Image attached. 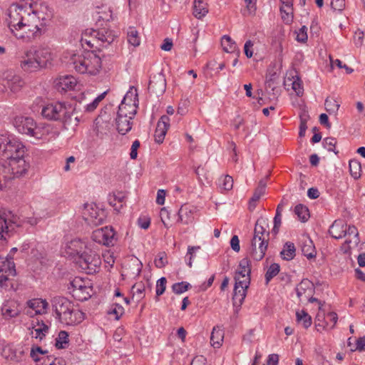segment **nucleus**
<instances>
[{
  "instance_id": "1",
  "label": "nucleus",
  "mask_w": 365,
  "mask_h": 365,
  "mask_svg": "<svg viewBox=\"0 0 365 365\" xmlns=\"http://www.w3.org/2000/svg\"><path fill=\"white\" fill-rule=\"evenodd\" d=\"M26 206L22 207L18 213L10 210H4L0 212V241H5L10 237L17 228L23 226L24 223L35 225L38 223V219L34 216L29 217L24 215ZM34 215V212H32Z\"/></svg>"
},
{
  "instance_id": "2",
  "label": "nucleus",
  "mask_w": 365,
  "mask_h": 365,
  "mask_svg": "<svg viewBox=\"0 0 365 365\" xmlns=\"http://www.w3.org/2000/svg\"><path fill=\"white\" fill-rule=\"evenodd\" d=\"M68 63L81 74L96 76L101 68V58L93 51L83 50L73 53Z\"/></svg>"
},
{
  "instance_id": "3",
  "label": "nucleus",
  "mask_w": 365,
  "mask_h": 365,
  "mask_svg": "<svg viewBox=\"0 0 365 365\" xmlns=\"http://www.w3.org/2000/svg\"><path fill=\"white\" fill-rule=\"evenodd\" d=\"M52 307L56 317L67 325L78 324L83 319L84 314L78 309H75L72 302L64 297H54L52 300Z\"/></svg>"
},
{
  "instance_id": "4",
  "label": "nucleus",
  "mask_w": 365,
  "mask_h": 365,
  "mask_svg": "<svg viewBox=\"0 0 365 365\" xmlns=\"http://www.w3.org/2000/svg\"><path fill=\"white\" fill-rule=\"evenodd\" d=\"M262 224H265L262 219L256 222L250 248V255L256 261H260L264 257L269 240L270 232L266 231Z\"/></svg>"
},
{
  "instance_id": "5",
  "label": "nucleus",
  "mask_w": 365,
  "mask_h": 365,
  "mask_svg": "<svg viewBox=\"0 0 365 365\" xmlns=\"http://www.w3.org/2000/svg\"><path fill=\"white\" fill-rule=\"evenodd\" d=\"M26 147L19 141L5 135H0V160L9 163L14 160V153L25 155Z\"/></svg>"
},
{
  "instance_id": "6",
  "label": "nucleus",
  "mask_w": 365,
  "mask_h": 365,
  "mask_svg": "<svg viewBox=\"0 0 365 365\" xmlns=\"http://www.w3.org/2000/svg\"><path fill=\"white\" fill-rule=\"evenodd\" d=\"M77 264L83 272L88 274H93L98 272L101 259L95 251L87 248L79 255Z\"/></svg>"
},
{
  "instance_id": "7",
  "label": "nucleus",
  "mask_w": 365,
  "mask_h": 365,
  "mask_svg": "<svg viewBox=\"0 0 365 365\" xmlns=\"http://www.w3.org/2000/svg\"><path fill=\"white\" fill-rule=\"evenodd\" d=\"M25 8L23 6H19L16 4H11L6 10V21L11 32L18 38H23L24 36L21 34L16 33V31H21V27L23 24V16L24 14Z\"/></svg>"
},
{
  "instance_id": "8",
  "label": "nucleus",
  "mask_w": 365,
  "mask_h": 365,
  "mask_svg": "<svg viewBox=\"0 0 365 365\" xmlns=\"http://www.w3.org/2000/svg\"><path fill=\"white\" fill-rule=\"evenodd\" d=\"M15 265L11 259L0 256V288L4 291L14 290V282L10 277L16 275Z\"/></svg>"
},
{
  "instance_id": "9",
  "label": "nucleus",
  "mask_w": 365,
  "mask_h": 365,
  "mask_svg": "<svg viewBox=\"0 0 365 365\" xmlns=\"http://www.w3.org/2000/svg\"><path fill=\"white\" fill-rule=\"evenodd\" d=\"M71 107L65 103L57 102L50 103L43 107L41 115L50 120L67 121L71 118Z\"/></svg>"
},
{
  "instance_id": "10",
  "label": "nucleus",
  "mask_w": 365,
  "mask_h": 365,
  "mask_svg": "<svg viewBox=\"0 0 365 365\" xmlns=\"http://www.w3.org/2000/svg\"><path fill=\"white\" fill-rule=\"evenodd\" d=\"M3 168L6 169V177L7 180L15 178H20L28 174L30 168V163L26 158L19 160H11L6 165L4 163H1Z\"/></svg>"
},
{
  "instance_id": "11",
  "label": "nucleus",
  "mask_w": 365,
  "mask_h": 365,
  "mask_svg": "<svg viewBox=\"0 0 365 365\" xmlns=\"http://www.w3.org/2000/svg\"><path fill=\"white\" fill-rule=\"evenodd\" d=\"M23 25L21 31L29 34L28 37L34 38L41 36L43 32V29L39 26L40 20H38L37 16L31 10V7L28 10L25 8L24 14L23 16Z\"/></svg>"
},
{
  "instance_id": "12",
  "label": "nucleus",
  "mask_w": 365,
  "mask_h": 365,
  "mask_svg": "<svg viewBox=\"0 0 365 365\" xmlns=\"http://www.w3.org/2000/svg\"><path fill=\"white\" fill-rule=\"evenodd\" d=\"M13 124L19 133L36 139L40 138V129L32 118L23 115L16 116L13 120Z\"/></svg>"
},
{
  "instance_id": "13",
  "label": "nucleus",
  "mask_w": 365,
  "mask_h": 365,
  "mask_svg": "<svg viewBox=\"0 0 365 365\" xmlns=\"http://www.w3.org/2000/svg\"><path fill=\"white\" fill-rule=\"evenodd\" d=\"M137 113L136 109H133V112L129 113L128 115L127 112L124 111V106L120 105L115 118V124L118 132L121 135H125L132 128V120L135 115Z\"/></svg>"
},
{
  "instance_id": "14",
  "label": "nucleus",
  "mask_w": 365,
  "mask_h": 365,
  "mask_svg": "<svg viewBox=\"0 0 365 365\" xmlns=\"http://www.w3.org/2000/svg\"><path fill=\"white\" fill-rule=\"evenodd\" d=\"M68 289L72 296L78 301L83 302L91 297V287L86 286L81 278H75L71 281Z\"/></svg>"
},
{
  "instance_id": "15",
  "label": "nucleus",
  "mask_w": 365,
  "mask_h": 365,
  "mask_svg": "<svg viewBox=\"0 0 365 365\" xmlns=\"http://www.w3.org/2000/svg\"><path fill=\"white\" fill-rule=\"evenodd\" d=\"M91 35L96 41V47L99 50L103 48H107L116 38L115 32L107 28L92 30Z\"/></svg>"
},
{
  "instance_id": "16",
  "label": "nucleus",
  "mask_w": 365,
  "mask_h": 365,
  "mask_svg": "<svg viewBox=\"0 0 365 365\" xmlns=\"http://www.w3.org/2000/svg\"><path fill=\"white\" fill-rule=\"evenodd\" d=\"M115 232L110 227L97 229L92 232V240L106 246L113 245L115 242Z\"/></svg>"
},
{
  "instance_id": "17",
  "label": "nucleus",
  "mask_w": 365,
  "mask_h": 365,
  "mask_svg": "<svg viewBox=\"0 0 365 365\" xmlns=\"http://www.w3.org/2000/svg\"><path fill=\"white\" fill-rule=\"evenodd\" d=\"M249 287V279L247 277L244 278L243 281H238L235 284L232 301L233 306L241 307L245 297L247 289Z\"/></svg>"
},
{
  "instance_id": "18",
  "label": "nucleus",
  "mask_w": 365,
  "mask_h": 365,
  "mask_svg": "<svg viewBox=\"0 0 365 365\" xmlns=\"http://www.w3.org/2000/svg\"><path fill=\"white\" fill-rule=\"evenodd\" d=\"M31 10L37 16L38 20H40L39 26L43 29L45 33L47 24L53 16L51 9L46 3H41L36 5V8L31 9Z\"/></svg>"
},
{
  "instance_id": "19",
  "label": "nucleus",
  "mask_w": 365,
  "mask_h": 365,
  "mask_svg": "<svg viewBox=\"0 0 365 365\" xmlns=\"http://www.w3.org/2000/svg\"><path fill=\"white\" fill-rule=\"evenodd\" d=\"M314 291V284L307 279H304L296 287V292L301 302L306 301L309 297L313 294Z\"/></svg>"
},
{
  "instance_id": "20",
  "label": "nucleus",
  "mask_w": 365,
  "mask_h": 365,
  "mask_svg": "<svg viewBox=\"0 0 365 365\" xmlns=\"http://www.w3.org/2000/svg\"><path fill=\"white\" fill-rule=\"evenodd\" d=\"M170 126V118L168 115H163L158 120L155 130L154 138L157 143H162Z\"/></svg>"
},
{
  "instance_id": "21",
  "label": "nucleus",
  "mask_w": 365,
  "mask_h": 365,
  "mask_svg": "<svg viewBox=\"0 0 365 365\" xmlns=\"http://www.w3.org/2000/svg\"><path fill=\"white\" fill-rule=\"evenodd\" d=\"M24 353L25 351L23 346L8 345L3 349L2 354L7 359L19 361L22 359Z\"/></svg>"
},
{
  "instance_id": "22",
  "label": "nucleus",
  "mask_w": 365,
  "mask_h": 365,
  "mask_svg": "<svg viewBox=\"0 0 365 365\" xmlns=\"http://www.w3.org/2000/svg\"><path fill=\"white\" fill-rule=\"evenodd\" d=\"M148 89L157 95L163 94L166 89V81L164 76L161 73L155 76L149 81Z\"/></svg>"
},
{
  "instance_id": "23",
  "label": "nucleus",
  "mask_w": 365,
  "mask_h": 365,
  "mask_svg": "<svg viewBox=\"0 0 365 365\" xmlns=\"http://www.w3.org/2000/svg\"><path fill=\"white\" fill-rule=\"evenodd\" d=\"M133 87H131L130 90L126 93L125 96H124L120 105L124 106V111L127 112L128 115H129L130 112H133L132 110H129L128 108H131L132 106L134 107L133 109L137 110V104L136 102L138 101V93L137 90L135 89V91H133Z\"/></svg>"
},
{
  "instance_id": "24",
  "label": "nucleus",
  "mask_w": 365,
  "mask_h": 365,
  "mask_svg": "<svg viewBox=\"0 0 365 365\" xmlns=\"http://www.w3.org/2000/svg\"><path fill=\"white\" fill-rule=\"evenodd\" d=\"M86 244L79 239H74L67 243L66 246V254L70 256L79 255L86 250H87Z\"/></svg>"
},
{
  "instance_id": "25",
  "label": "nucleus",
  "mask_w": 365,
  "mask_h": 365,
  "mask_svg": "<svg viewBox=\"0 0 365 365\" xmlns=\"http://www.w3.org/2000/svg\"><path fill=\"white\" fill-rule=\"evenodd\" d=\"M21 66L25 71L29 72H33L41 68L31 51L26 52L25 58L21 62Z\"/></svg>"
},
{
  "instance_id": "26",
  "label": "nucleus",
  "mask_w": 365,
  "mask_h": 365,
  "mask_svg": "<svg viewBox=\"0 0 365 365\" xmlns=\"http://www.w3.org/2000/svg\"><path fill=\"white\" fill-rule=\"evenodd\" d=\"M4 86L8 87L11 91L16 93L21 90L24 85L23 79L17 75L9 73L6 75Z\"/></svg>"
},
{
  "instance_id": "27",
  "label": "nucleus",
  "mask_w": 365,
  "mask_h": 365,
  "mask_svg": "<svg viewBox=\"0 0 365 365\" xmlns=\"http://www.w3.org/2000/svg\"><path fill=\"white\" fill-rule=\"evenodd\" d=\"M77 84L76 79L73 76H64L57 79L56 87L59 91L73 90Z\"/></svg>"
},
{
  "instance_id": "28",
  "label": "nucleus",
  "mask_w": 365,
  "mask_h": 365,
  "mask_svg": "<svg viewBox=\"0 0 365 365\" xmlns=\"http://www.w3.org/2000/svg\"><path fill=\"white\" fill-rule=\"evenodd\" d=\"M346 223L344 220H335L329 229V235L335 239H341L346 237Z\"/></svg>"
},
{
  "instance_id": "29",
  "label": "nucleus",
  "mask_w": 365,
  "mask_h": 365,
  "mask_svg": "<svg viewBox=\"0 0 365 365\" xmlns=\"http://www.w3.org/2000/svg\"><path fill=\"white\" fill-rule=\"evenodd\" d=\"M126 202V195L123 192H114L108 196V203L110 205L114 207V210L117 212L123 208Z\"/></svg>"
},
{
  "instance_id": "30",
  "label": "nucleus",
  "mask_w": 365,
  "mask_h": 365,
  "mask_svg": "<svg viewBox=\"0 0 365 365\" xmlns=\"http://www.w3.org/2000/svg\"><path fill=\"white\" fill-rule=\"evenodd\" d=\"M268 176L266 177V178L262 179L259 180L258 183V186L255 189L254 194L251 199L250 200L249 202V209L250 210H252L256 207V202L259 200V198L264 194L265 192V188L267 186V179Z\"/></svg>"
},
{
  "instance_id": "31",
  "label": "nucleus",
  "mask_w": 365,
  "mask_h": 365,
  "mask_svg": "<svg viewBox=\"0 0 365 365\" xmlns=\"http://www.w3.org/2000/svg\"><path fill=\"white\" fill-rule=\"evenodd\" d=\"M1 313L5 318H12L16 317L19 313V309L16 302L9 300L5 302L1 307Z\"/></svg>"
},
{
  "instance_id": "32",
  "label": "nucleus",
  "mask_w": 365,
  "mask_h": 365,
  "mask_svg": "<svg viewBox=\"0 0 365 365\" xmlns=\"http://www.w3.org/2000/svg\"><path fill=\"white\" fill-rule=\"evenodd\" d=\"M33 53L41 68L46 67L47 63L51 59L50 50L46 48H41L35 51Z\"/></svg>"
},
{
  "instance_id": "33",
  "label": "nucleus",
  "mask_w": 365,
  "mask_h": 365,
  "mask_svg": "<svg viewBox=\"0 0 365 365\" xmlns=\"http://www.w3.org/2000/svg\"><path fill=\"white\" fill-rule=\"evenodd\" d=\"M346 236H348V237L354 236V240H346L345 241V244L348 245L349 249H351V245H354V247H356L360 242L358 230L354 225H348L346 224Z\"/></svg>"
},
{
  "instance_id": "34",
  "label": "nucleus",
  "mask_w": 365,
  "mask_h": 365,
  "mask_svg": "<svg viewBox=\"0 0 365 365\" xmlns=\"http://www.w3.org/2000/svg\"><path fill=\"white\" fill-rule=\"evenodd\" d=\"M208 13L207 4L202 0H195L193 6L194 16L200 19Z\"/></svg>"
},
{
  "instance_id": "35",
  "label": "nucleus",
  "mask_w": 365,
  "mask_h": 365,
  "mask_svg": "<svg viewBox=\"0 0 365 365\" xmlns=\"http://www.w3.org/2000/svg\"><path fill=\"white\" fill-rule=\"evenodd\" d=\"M281 257L284 260H291L296 255V248L294 243L291 242H287L282 250L280 252Z\"/></svg>"
},
{
  "instance_id": "36",
  "label": "nucleus",
  "mask_w": 365,
  "mask_h": 365,
  "mask_svg": "<svg viewBox=\"0 0 365 365\" xmlns=\"http://www.w3.org/2000/svg\"><path fill=\"white\" fill-rule=\"evenodd\" d=\"M302 252L308 259L316 257V250L313 242L310 239L304 240L302 245Z\"/></svg>"
},
{
  "instance_id": "37",
  "label": "nucleus",
  "mask_w": 365,
  "mask_h": 365,
  "mask_svg": "<svg viewBox=\"0 0 365 365\" xmlns=\"http://www.w3.org/2000/svg\"><path fill=\"white\" fill-rule=\"evenodd\" d=\"M224 338V331L219 327H214L210 336V343L215 347H220Z\"/></svg>"
},
{
  "instance_id": "38",
  "label": "nucleus",
  "mask_w": 365,
  "mask_h": 365,
  "mask_svg": "<svg viewBox=\"0 0 365 365\" xmlns=\"http://www.w3.org/2000/svg\"><path fill=\"white\" fill-rule=\"evenodd\" d=\"M178 216L179 220L185 225L191 222L193 219L191 210L186 205H183L180 207L178 211Z\"/></svg>"
},
{
  "instance_id": "39",
  "label": "nucleus",
  "mask_w": 365,
  "mask_h": 365,
  "mask_svg": "<svg viewBox=\"0 0 365 365\" xmlns=\"http://www.w3.org/2000/svg\"><path fill=\"white\" fill-rule=\"evenodd\" d=\"M221 44L225 52L235 53L237 51L236 43L227 35L222 36Z\"/></svg>"
},
{
  "instance_id": "40",
  "label": "nucleus",
  "mask_w": 365,
  "mask_h": 365,
  "mask_svg": "<svg viewBox=\"0 0 365 365\" xmlns=\"http://www.w3.org/2000/svg\"><path fill=\"white\" fill-rule=\"evenodd\" d=\"M294 211L301 222H305L309 220V212L305 205L299 204L295 206Z\"/></svg>"
},
{
  "instance_id": "41",
  "label": "nucleus",
  "mask_w": 365,
  "mask_h": 365,
  "mask_svg": "<svg viewBox=\"0 0 365 365\" xmlns=\"http://www.w3.org/2000/svg\"><path fill=\"white\" fill-rule=\"evenodd\" d=\"M83 215L86 220L91 221L93 219H97V207L93 205L85 204Z\"/></svg>"
},
{
  "instance_id": "42",
  "label": "nucleus",
  "mask_w": 365,
  "mask_h": 365,
  "mask_svg": "<svg viewBox=\"0 0 365 365\" xmlns=\"http://www.w3.org/2000/svg\"><path fill=\"white\" fill-rule=\"evenodd\" d=\"M279 270L280 267L277 263H272L268 267L264 276L266 284H268L271 279L279 274Z\"/></svg>"
},
{
  "instance_id": "43",
  "label": "nucleus",
  "mask_w": 365,
  "mask_h": 365,
  "mask_svg": "<svg viewBox=\"0 0 365 365\" xmlns=\"http://www.w3.org/2000/svg\"><path fill=\"white\" fill-rule=\"evenodd\" d=\"M349 171L354 179L359 178L361 172V163L356 160H351L349 161Z\"/></svg>"
},
{
  "instance_id": "44",
  "label": "nucleus",
  "mask_w": 365,
  "mask_h": 365,
  "mask_svg": "<svg viewBox=\"0 0 365 365\" xmlns=\"http://www.w3.org/2000/svg\"><path fill=\"white\" fill-rule=\"evenodd\" d=\"M296 317L297 322H302L303 327L305 329H307L311 326L312 317L305 311L302 310L301 312H297Z\"/></svg>"
},
{
  "instance_id": "45",
  "label": "nucleus",
  "mask_w": 365,
  "mask_h": 365,
  "mask_svg": "<svg viewBox=\"0 0 365 365\" xmlns=\"http://www.w3.org/2000/svg\"><path fill=\"white\" fill-rule=\"evenodd\" d=\"M246 8L242 12L244 16H255L257 11V0H245Z\"/></svg>"
},
{
  "instance_id": "46",
  "label": "nucleus",
  "mask_w": 365,
  "mask_h": 365,
  "mask_svg": "<svg viewBox=\"0 0 365 365\" xmlns=\"http://www.w3.org/2000/svg\"><path fill=\"white\" fill-rule=\"evenodd\" d=\"M145 285L142 282L135 283L132 287L133 297H136L137 301L144 297Z\"/></svg>"
},
{
  "instance_id": "47",
  "label": "nucleus",
  "mask_w": 365,
  "mask_h": 365,
  "mask_svg": "<svg viewBox=\"0 0 365 365\" xmlns=\"http://www.w3.org/2000/svg\"><path fill=\"white\" fill-rule=\"evenodd\" d=\"M326 110L329 113H334L338 110L339 104L333 98L327 97L324 102Z\"/></svg>"
},
{
  "instance_id": "48",
  "label": "nucleus",
  "mask_w": 365,
  "mask_h": 365,
  "mask_svg": "<svg viewBox=\"0 0 365 365\" xmlns=\"http://www.w3.org/2000/svg\"><path fill=\"white\" fill-rule=\"evenodd\" d=\"M191 287L190 283L187 282H177L173 284L172 290L176 294H180L187 291Z\"/></svg>"
},
{
  "instance_id": "49",
  "label": "nucleus",
  "mask_w": 365,
  "mask_h": 365,
  "mask_svg": "<svg viewBox=\"0 0 365 365\" xmlns=\"http://www.w3.org/2000/svg\"><path fill=\"white\" fill-rule=\"evenodd\" d=\"M128 41L135 47L140 45L138 33L134 28H130L128 31Z\"/></svg>"
},
{
  "instance_id": "50",
  "label": "nucleus",
  "mask_w": 365,
  "mask_h": 365,
  "mask_svg": "<svg viewBox=\"0 0 365 365\" xmlns=\"http://www.w3.org/2000/svg\"><path fill=\"white\" fill-rule=\"evenodd\" d=\"M237 274H249L251 273L250 262L247 257L243 258L239 264V269L236 272Z\"/></svg>"
},
{
  "instance_id": "51",
  "label": "nucleus",
  "mask_w": 365,
  "mask_h": 365,
  "mask_svg": "<svg viewBox=\"0 0 365 365\" xmlns=\"http://www.w3.org/2000/svg\"><path fill=\"white\" fill-rule=\"evenodd\" d=\"M68 343V334L66 331H61L56 339V347L58 349L64 348L63 344Z\"/></svg>"
},
{
  "instance_id": "52",
  "label": "nucleus",
  "mask_w": 365,
  "mask_h": 365,
  "mask_svg": "<svg viewBox=\"0 0 365 365\" xmlns=\"http://www.w3.org/2000/svg\"><path fill=\"white\" fill-rule=\"evenodd\" d=\"M220 187L225 190H230L233 187V179L230 175H225L220 180Z\"/></svg>"
},
{
  "instance_id": "53",
  "label": "nucleus",
  "mask_w": 365,
  "mask_h": 365,
  "mask_svg": "<svg viewBox=\"0 0 365 365\" xmlns=\"http://www.w3.org/2000/svg\"><path fill=\"white\" fill-rule=\"evenodd\" d=\"M166 278L163 277L157 281L156 283V300H158V297L162 295L166 289Z\"/></svg>"
},
{
  "instance_id": "54",
  "label": "nucleus",
  "mask_w": 365,
  "mask_h": 365,
  "mask_svg": "<svg viewBox=\"0 0 365 365\" xmlns=\"http://www.w3.org/2000/svg\"><path fill=\"white\" fill-rule=\"evenodd\" d=\"M336 144V139L332 137H328L324 139L323 145L324 147L329 151H333L335 154L338 153V151L335 150V146Z\"/></svg>"
},
{
  "instance_id": "55",
  "label": "nucleus",
  "mask_w": 365,
  "mask_h": 365,
  "mask_svg": "<svg viewBox=\"0 0 365 365\" xmlns=\"http://www.w3.org/2000/svg\"><path fill=\"white\" fill-rule=\"evenodd\" d=\"M48 330V326L43 324L41 327L35 329L34 331H32V334H34V337L36 339H39L40 340H41L45 336L46 333H47Z\"/></svg>"
},
{
  "instance_id": "56",
  "label": "nucleus",
  "mask_w": 365,
  "mask_h": 365,
  "mask_svg": "<svg viewBox=\"0 0 365 365\" xmlns=\"http://www.w3.org/2000/svg\"><path fill=\"white\" fill-rule=\"evenodd\" d=\"M200 249V246H189L188 247L186 257H189L188 262L187 263V265L189 266V267H192V260L195 257V255H194L195 252Z\"/></svg>"
},
{
  "instance_id": "57",
  "label": "nucleus",
  "mask_w": 365,
  "mask_h": 365,
  "mask_svg": "<svg viewBox=\"0 0 365 365\" xmlns=\"http://www.w3.org/2000/svg\"><path fill=\"white\" fill-rule=\"evenodd\" d=\"M307 28L303 26L297 33L296 40L301 43H305L307 41Z\"/></svg>"
},
{
  "instance_id": "58",
  "label": "nucleus",
  "mask_w": 365,
  "mask_h": 365,
  "mask_svg": "<svg viewBox=\"0 0 365 365\" xmlns=\"http://www.w3.org/2000/svg\"><path fill=\"white\" fill-rule=\"evenodd\" d=\"M166 254L165 252H160L158 255L157 258L155 259V265L158 268H163L164 267L166 264L168 263L166 260Z\"/></svg>"
},
{
  "instance_id": "59",
  "label": "nucleus",
  "mask_w": 365,
  "mask_h": 365,
  "mask_svg": "<svg viewBox=\"0 0 365 365\" xmlns=\"http://www.w3.org/2000/svg\"><path fill=\"white\" fill-rule=\"evenodd\" d=\"M47 351H43L39 346L33 347L31 350V357L36 361H41L40 357H38L37 354H41L42 356H46Z\"/></svg>"
},
{
  "instance_id": "60",
  "label": "nucleus",
  "mask_w": 365,
  "mask_h": 365,
  "mask_svg": "<svg viewBox=\"0 0 365 365\" xmlns=\"http://www.w3.org/2000/svg\"><path fill=\"white\" fill-rule=\"evenodd\" d=\"M292 89L296 92V94L298 96H302L303 92H304V88L302 86V83L299 78H297V80H294L293 81Z\"/></svg>"
},
{
  "instance_id": "61",
  "label": "nucleus",
  "mask_w": 365,
  "mask_h": 365,
  "mask_svg": "<svg viewBox=\"0 0 365 365\" xmlns=\"http://www.w3.org/2000/svg\"><path fill=\"white\" fill-rule=\"evenodd\" d=\"M113 307L111 308L110 311L109 312L110 314H113L115 315V319H119L120 317L123 315L124 313V309L123 307L118 304H115L113 305Z\"/></svg>"
},
{
  "instance_id": "62",
  "label": "nucleus",
  "mask_w": 365,
  "mask_h": 365,
  "mask_svg": "<svg viewBox=\"0 0 365 365\" xmlns=\"http://www.w3.org/2000/svg\"><path fill=\"white\" fill-rule=\"evenodd\" d=\"M331 6L334 11H341L345 8V0H332Z\"/></svg>"
},
{
  "instance_id": "63",
  "label": "nucleus",
  "mask_w": 365,
  "mask_h": 365,
  "mask_svg": "<svg viewBox=\"0 0 365 365\" xmlns=\"http://www.w3.org/2000/svg\"><path fill=\"white\" fill-rule=\"evenodd\" d=\"M106 93L107 92L105 91L101 95H99L97 98H96V99L91 104L88 105L87 109L88 110H94L97 107L98 103L105 98Z\"/></svg>"
},
{
  "instance_id": "64",
  "label": "nucleus",
  "mask_w": 365,
  "mask_h": 365,
  "mask_svg": "<svg viewBox=\"0 0 365 365\" xmlns=\"http://www.w3.org/2000/svg\"><path fill=\"white\" fill-rule=\"evenodd\" d=\"M140 141L138 140H135L132 145H131V149H130V157L132 160H135L137 158V156H138V148L140 147Z\"/></svg>"
}]
</instances>
